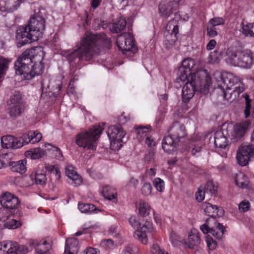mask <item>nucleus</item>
I'll return each instance as SVG.
<instances>
[{"label":"nucleus","instance_id":"1","mask_svg":"<svg viewBox=\"0 0 254 254\" xmlns=\"http://www.w3.org/2000/svg\"><path fill=\"white\" fill-rule=\"evenodd\" d=\"M214 76L218 82V87L223 91L224 99L228 101L238 99L246 89L243 80L232 73L216 71Z\"/></svg>","mask_w":254,"mask_h":254},{"label":"nucleus","instance_id":"2","mask_svg":"<svg viewBox=\"0 0 254 254\" xmlns=\"http://www.w3.org/2000/svg\"><path fill=\"white\" fill-rule=\"evenodd\" d=\"M45 30V20L36 14L31 16L26 25L19 26L16 33V39L21 46L30 44L42 38Z\"/></svg>","mask_w":254,"mask_h":254},{"label":"nucleus","instance_id":"3","mask_svg":"<svg viewBox=\"0 0 254 254\" xmlns=\"http://www.w3.org/2000/svg\"><path fill=\"white\" fill-rule=\"evenodd\" d=\"M99 35L86 33L80 41L77 43L76 49L73 51H66L65 56L70 63L85 60L89 61L98 50L100 43Z\"/></svg>","mask_w":254,"mask_h":254},{"label":"nucleus","instance_id":"4","mask_svg":"<svg viewBox=\"0 0 254 254\" xmlns=\"http://www.w3.org/2000/svg\"><path fill=\"white\" fill-rule=\"evenodd\" d=\"M186 81L182 88V98L184 102L191 99L196 91L206 94L212 84L211 76L207 70H199L195 74H190L189 81Z\"/></svg>","mask_w":254,"mask_h":254},{"label":"nucleus","instance_id":"5","mask_svg":"<svg viewBox=\"0 0 254 254\" xmlns=\"http://www.w3.org/2000/svg\"><path fill=\"white\" fill-rule=\"evenodd\" d=\"M225 61L231 66L249 69L254 64V52L248 49L230 47L226 51Z\"/></svg>","mask_w":254,"mask_h":254},{"label":"nucleus","instance_id":"6","mask_svg":"<svg viewBox=\"0 0 254 254\" xmlns=\"http://www.w3.org/2000/svg\"><path fill=\"white\" fill-rule=\"evenodd\" d=\"M169 135L165 136L162 141V148L167 153L174 151L181 138L186 136L185 127L179 122H175L170 127Z\"/></svg>","mask_w":254,"mask_h":254},{"label":"nucleus","instance_id":"7","mask_svg":"<svg viewBox=\"0 0 254 254\" xmlns=\"http://www.w3.org/2000/svg\"><path fill=\"white\" fill-rule=\"evenodd\" d=\"M103 128L100 125L95 126L88 130L81 132L76 136V144L87 150L94 151L96 149L97 140Z\"/></svg>","mask_w":254,"mask_h":254},{"label":"nucleus","instance_id":"8","mask_svg":"<svg viewBox=\"0 0 254 254\" xmlns=\"http://www.w3.org/2000/svg\"><path fill=\"white\" fill-rule=\"evenodd\" d=\"M129 223L134 229H136L133 234L134 238L143 244L147 243L148 234L156 232L151 222L146 221L141 224L135 216L130 217Z\"/></svg>","mask_w":254,"mask_h":254},{"label":"nucleus","instance_id":"9","mask_svg":"<svg viewBox=\"0 0 254 254\" xmlns=\"http://www.w3.org/2000/svg\"><path fill=\"white\" fill-rule=\"evenodd\" d=\"M29 59L24 58L21 55L15 62L16 74L19 75L21 79L30 80L35 76L41 74V65L35 68L32 64H29Z\"/></svg>","mask_w":254,"mask_h":254},{"label":"nucleus","instance_id":"10","mask_svg":"<svg viewBox=\"0 0 254 254\" xmlns=\"http://www.w3.org/2000/svg\"><path fill=\"white\" fill-rule=\"evenodd\" d=\"M126 133L120 126H111L107 130V135L110 141V147L112 150H118L127 140Z\"/></svg>","mask_w":254,"mask_h":254},{"label":"nucleus","instance_id":"11","mask_svg":"<svg viewBox=\"0 0 254 254\" xmlns=\"http://www.w3.org/2000/svg\"><path fill=\"white\" fill-rule=\"evenodd\" d=\"M251 125V122L249 120L236 124H229L225 132L231 140L237 141L245 136Z\"/></svg>","mask_w":254,"mask_h":254},{"label":"nucleus","instance_id":"12","mask_svg":"<svg viewBox=\"0 0 254 254\" xmlns=\"http://www.w3.org/2000/svg\"><path fill=\"white\" fill-rule=\"evenodd\" d=\"M116 43L119 49L127 56H130L137 51L132 35L130 33H125L119 35L117 38Z\"/></svg>","mask_w":254,"mask_h":254},{"label":"nucleus","instance_id":"13","mask_svg":"<svg viewBox=\"0 0 254 254\" xmlns=\"http://www.w3.org/2000/svg\"><path fill=\"white\" fill-rule=\"evenodd\" d=\"M180 15L175 14V18L170 21L166 25V33L164 44L167 48H171L177 41L179 33L178 21Z\"/></svg>","mask_w":254,"mask_h":254},{"label":"nucleus","instance_id":"14","mask_svg":"<svg viewBox=\"0 0 254 254\" xmlns=\"http://www.w3.org/2000/svg\"><path fill=\"white\" fill-rule=\"evenodd\" d=\"M22 57L29 60L28 63L32 64L35 68L41 65V74L44 69V63H43V58L45 56V52L43 48L42 47H36L28 49L24 52L21 55Z\"/></svg>","mask_w":254,"mask_h":254},{"label":"nucleus","instance_id":"15","mask_svg":"<svg viewBox=\"0 0 254 254\" xmlns=\"http://www.w3.org/2000/svg\"><path fill=\"white\" fill-rule=\"evenodd\" d=\"M195 61L193 59L188 58L184 59L181 66L178 69V77L176 79L177 82H185L186 80L189 81L190 74H195L199 70H206L205 69H197L195 72L192 70L195 65Z\"/></svg>","mask_w":254,"mask_h":254},{"label":"nucleus","instance_id":"16","mask_svg":"<svg viewBox=\"0 0 254 254\" xmlns=\"http://www.w3.org/2000/svg\"><path fill=\"white\" fill-rule=\"evenodd\" d=\"M226 129H219L214 133L213 141L217 148L219 153L222 157H227L229 149V141L227 139Z\"/></svg>","mask_w":254,"mask_h":254},{"label":"nucleus","instance_id":"17","mask_svg":"<svg viewBox=\"0 0 254 254\" xmlns=\"http://www.w3.org/2000/svg\"><path fill=\"white\" fill-rule=\"evenodd\" d=\"M254 156V145L251 144L241 145L237 151V163L241 166H245L249 164L250 158Z\"/></svg>","mask_w":254,"mask_h":254},{"label":"nucleus","instance_id":"18","mask_svg":"<svg viewBox=\"0 0 254 254\" xmlns=\"http://www.w3.org/2000/svg\"><path fill=\"white\" fill-rule=\"evenodd\" d=\"M184 0H161L158 5V13L164 18L169 17Z\"/></svg>","mask_w":254,"mask_h":254},{"label":"nucleus","instance_id":"19","mask_svg":"<svg viewBox=\"0 0 254 254\" xmlns=\"http://www.w3.org/2000/svg\"><path fill=\"white\" fill-rule=\"evenodd\" d=\"M216 223V220L214 218H209L206 223L200 226V229L203 234L210 233L216 239H221L224 233V229L223 225L220 223L217 224L216 228L219 229V231L217 233H215V229L212 227L213 224Z\"/></svg>","mask_w":254,"mask_h":254},{"label":"nucleus","instance_id":"20","mask_svg":"<svg viewBox=\"0 0 254 254\" xmlns=\"http://www.w3.org/2000/svg\"><path fill=\"white\" fill-rule=\"evenodd\" d=\"M0 203L3 207L9 209H16L20 205L19 198L9 192L3 193L0 197Z\"/></svg>","mask_w":254,"mask_h":254},{"label":"nucleus","instance_id":"21","mask_svg":"<svg viewBox=\"0 0 254 254\" xmlns=\"http://www.w3.org/2000/svg\"><path fill=\"white\" fill-rule=\"evenodd\" d=\"M65 173L68 178V182L73 186H78L82 183L81 176L77 174L75 168L72 165H68L65 169Z\"/></svg>","mask_w":254,"mask_h":254},{"label":"nucleus","instance_id":"22","mask_svg":"<svg viewBox=\"0 0 254 254\" xmlns=\"http://www.w3.org/2000/svg\"><path fill=\"white\" fill-rule=\"evenodd\" d=\"M201 242L199 233L196 229L192 228L189 232L188 237L184 243L190 249H194L199 246Z\"/></svg>","mask_w":254,"mask_h":254},{"label":"nucleus","instance_id":"23","mask_svg":"<svg viewBox=\"0 0 254 254\" xmlns=\"http://www.w3.org/2000/svg\"><path fill=\"white\" fill-rule=\"evenodd\" d=\"M201 210L203 213L214 218L216 216H221L224 214V211L222 209H218L215 205H213L209 202H205L201 204Z\"/></svg>","mask_w":254,"mask_h":254},{"label":"nucleus","instance_id":"24","mask_svg":"<svg viewBox=\"0 0 254 254\" xmlns=\"http://www.w3.org/2000/svg\"><path fill=\"white\" fill-rule=\"evenodd\" d=\"M22 0H0V11L12 12L18 9Z\"/></svg>","mask_w":254,"mask_h":254},{"label":"nucleus","instance_id":"25","mask_svg":"<svg viewBox=\"0 0 254 254\" xmlns=\"http://www.w3.org/2000/svg\"><path fill=\"white\" fill-rule=\"evenodd\" d=\"M227 48L218 49L211 52L207 58V62L209 64H219L223 57L226 58V51Z\"/></svg>","mask_w":254,"mask_h":254},{"label":"nucleus","instance_id":"26","mask_svg":"<svg viewBox=\"0 0 254 254\" xmlns=\"http://www.w3.org/2000/svg\"><path fill=\"white\" fill-rule=\"evenodd\" d=\"M28 248L24 245H20L17 242L8 241L7 254H26Z\"/></svg>","mask_w":254,"mask_h":254},{"label":"nucleus","instance_id":"27","mask_svg":"<svg viewBox=\"0 0 254 254\" xmlns=\"http://www.w3.org/2000/svg\"><path fill=\"white\" fill-rule=\"evenodd\" d=\"M233 180L236 186L240 188H247L250 184V179L248 176L243 172H239L236 174Z\"/></svg>","mask_w":254,"mask_h":254},{"label":"nucleus","instance_id":"28","mask_svg":"<svg viewBox=\"0 0 254 254\" xmlns=\"http://www.w3.org/2000/svg\"><path fill=\"white\" fill-rule=\"evenodd\" d=\"M78 242L74 237L66 240L64 252L66 254H77L78 252Z\"/></svg>","mask_w":254,"mask_h":254},{"label":"nucleus","instance_id":"29","mask_svg":"<svg viewBox=\"0 0 254 254\" xmlns=\"http://www.w3.org/2000/svg\"><path fill=\"white\" fill-rule=\"evenodd\" d=\"M52 247V242L49 238L43 239L35 244L36 252L39 254H45Z\"/></svg>","mask_w":254,"mask_h":254},{"label":"nucleus","instance_id":"30","mask_svg":"<svg viewBox=\"0 0 254 254\" xmlns=\"http://www.w3.org/2000/svg\"><path fill=\"white\" fill-rule=\"evenodd\" d=\"M134 129L137 139L141 141L148 136V133L151 131L152 128L150 125L139 126L134 127Z\"/></svg>","mask_w":254,"mask_h":254},{"label":"nucleus","instance_id":"31","mask_svg":"<svg viewBox=\"0 0 254 254\" xmlns=\"http://www.w3.org/2000/svg\"><path fill=\"white\" fill-rule=\"evenodd\" d=\"M26 164L27 161L23 159L18 161L10 162L9 163V166L12 171L23 174L27 170Z\"/></svg>","mask_w":254,"mask_h":254},{"label":"nucleus","instance_id":"32","mask_svg":"<svg viewBox=\"0 0 254 254\" xmlns=\"http://www.w3.org/2000/svg\"><path fill=\"white\" fill-rule=\"evenodd\" d=\"M102 194L106 199L111 200L115 203L118 202L117 192L114 188L109 186L104 187Z\"/></svg>","mask_w":254,"mask_h":254},{"label":"nucleus","instance_id":"33","mask_svg":"<svg viewBox=\"0 0 254 254\" xmlns=\"http://www.w3.org/2000/svg\"><path fill=\"white\" fill-rule=\"evenodd\" d=\"M11 61V59L0 56V82L4 78Z\"/></svg>","mask_w":254,"mask_h":254},{"label":"nucleus","instance_id":"34","mask_svg":"<svg viewBox=\"0 0 254 254\" xmlns=\"http://www.w3.org/2000/svg\"><path fill=\"white\" fill-rule=\"evenodd\" d=\"M43 146H44L45 148V151L47 152V153L51 154L53 157H54L58 160H64L63 153L60 148L56 146H53L49 143H45Z\"/></svg>","mask_w":254,"mask_h":254},{"label":"nucleus","instance_id":"35","mask_svg":"<svg viewBox=\"0 0 254 254\" xmlns=\"http://www.w3.org/2000/svg\"><path fill=\"white\" fill-rule=\"evenodd\" d=\"M78 208L81 213L86 214H96L101 211L94 205L90 203L79 202Z\"/></svg>","mask_w":254,"mask_h":254},{"label":"nucleus","instance_id":"36","mask_svg":"<svg viewBox=\"0 0 254 254\" xmlns=\"http://www.w3.org/2000/svg\"><path fill=\"white\" fill-rule=\"evenodd\" d=\"M47 152L45 149L40 148H35L25 152V155L26 157L29 158L31 159H37L42 157Z\"/></svg>","mask_w":254,"mask_h":254},{"label":"nucleus","instance_id":"37","mask_svg":"<svg viewBox=\"0 0 254 254\" xmlns=\"http://www.w3.org/2000/svg\"><path fill=\"white\" fill-rule=\"evenodd\" d=\"M136 207L138 210L139 215L143 217L149 215L151 210V207L149 204L143 200H140L136 203Z\"/></svg>","mask_w":254,"mask_h":254},{"label":"nucleus","instance_id":"38","mask_svg":"<svg viewBox=\"0 0 254 254\" xmlns=\"http://www.w3.org/2000/svg\"><path fill=\"white\" fill-rule=\"evenodd\" d=\"M45 167L46 171L51 174L52 177H54L56 180H60L61 175L58 165L46 164Z\"/></svg>","mask_w":254,"mask_h":254},{"label":"nucleus","instance_id":"39","mask_svg":"<svg viewBox=\"0 0 254 254\" xmlns=\"http://www.w3.org/2000/svg\"><path fill=\"white\" fill-rule=\"evenodd\" d=\"M127 22L125 18L120 17L117 22L111 24L110 29L113 33H118L123 30L126 25Z\"/></svg>","mask_w":254,"mask_h":254},{"label":"nucleus","instance_id":"40","mask_svg":"<svg viewBox=\"0 0 254 254\" xmlns=\"http://www.w3.org/2000/svg\"><path fill=\"white\" fill-rule=\"evenodd\" d=\"M8 113L11 118H16L20 116L23 110L22 104L8 105Z\"/></svg>","mask_w":254,"mask_h":254},{"label":"nucleus","instance_id":"41","mask_svg":"<svg viewBox=\"0 0 254 254\" xmlns=\"http://www.w3.org/2000/svg\"><path fill=\"white\" fill-rule=\"evenodd\" d=\"M252 23L242 22L241 25L240 31L245 36L254 37Z\"/></svg>","mask_w":254,"mask_h":254},{"label":"nucleus","instance_id":"42","mask_svg":"<svg viewBox=\"0 0 254 254\" xmlns=\"http://www.w3.org/2000/svg\"><path fill=\"white\" fill-rule=\"evenodd\" d=\"M152 184L157 191L163 192L165 190V182L161 178L157 177L152 180Z\"/></svg>","mask_w":254,"mask_h":254},{"label":"nucleus","instance_id":"43","mask_svg":"<svg viewBox=\"0 0 254 254\" xmlns=\"http://www.w3.org/2000/svg\"><path fill=\"white\" fill-rule=\"evenodd\" d=\"M8 105L22 104L21 102V95L19 92L15 91L11 96L10 98L7 101Z\"/></svg>","mask_w":254,"mask_h":254},{"label":"nucleus","instance_id":"44","mask_svg":"<svg viewBox=\"0 0 254 254\" xmlns=\"http://www.w3.org/2000/svg\"><path fill=\"white\" fill-rule=\"evenodd\" d=\"M4 226L5 228L10 229H15L20 227L22 224L20 221L10 219L9 217L8 220L4 222Z\"/></svg>","mask_w":254,"mask_h":254},{"label":"nucleus","instance_id":"45","mask_svg":"<svg viewBox=\"0 0 254 254\" xmlns=\"http://www.w3.org/2000/svg\"><path fill=\"white\" fill-rule=\"evenodd\" d=\"M14 139V136L10 135L3 136L1 138V144L2 147L10 148L12 142Z\"/></svg>","mask_w":254,"mask_h":254},{"label":"nucleus","instance_id":"46","mask_svg":"<svg viewBox=\"0 0 254 254\" xmlns=\"http://www.w3.org/2000/svg\"><path fill=\"white\" fill-rule=\"evenodd\" d=\"M35 182L37 184L44 185L47 182V177L45 173L41 171H37L35 175Z\"/></svg>","mask_w":254,"mask_h":254},{"label":"nucleus","instance_id":"47","mask_svg":"<svg viewBox=\"0 0 254 254\" xmlns=\"http://www.w3.org/2000/svg\"><path fill=\"white\" fill-rule=\"evenodd\" d=\"M204 190L205 192L209 193L210 195H215L217 190V187L214 185L213 182L208 181L205 186Z\"/></svg>","mask_w":254,"mask_h":254},{"label":"nucleus","instance_id":"48","mask_svg":"<svg viewBox=\"0 0 254 254\" xmlns=\"http://www.w3.org/2000/svg\"><path fill=\"white\" fill-rule=\"evenodd\" d=\"M243 97H244V98L245 99V101H246V108L244 111V113H245V118H247L249 117L250 113H251V100L250 99L249 95L247 94H244L243 95Z\"/></svg>","mask_w":254,"mask_h":254},{"label":"nucleus","instance_id":"49","mask_svg":"<svg viewBox=\"0 0 254 254\" xmlns=\"http://www.w3.org/2000/svg\"><path fill=\"white\" fill-rule=\"evenodd\" d=\"M150 254H169L164 250L161 249L157 244L152 245L150 248Z\"/></svg>","mask_w":254,"mask_h":254},{"label":"nucleus","instance_id":"50","mask_svg":"<svg viewBox=\"0 0 254 254\" xmlns=\"http://www.w3.org/2000/svg\"><path fill=\"white\" fill-rule=\"evenodd\" d=\"M10 215V212L7 209L4 207L0 208V221L4 222L8 220Z\"/></svg>","mask_w":254,"mask_h":254},{"label":"nucleus","instance_id":"51","mask_svg":"<svg viewBox=\"0 0 254 254\" xmlns=\"http://www.w3.org/2000/svg\"><path fill=\"white\" fill-rule=\"evenodd\" d=\"M251 204L249 201L243 200L239 204V210L240 212H247L250 209Z\"/></svg>","mask_w":254,"mask_h":254},{"label":"nucleus","instance_id":"52","mask_svg":"<svg viewBox=\"0 0 254 254\" xmlns=\"http://www.w3.org/2000/svg\"><path fill=\"white\" fill-rule=\"evenodd\" d=\"M32 134H33V133L29 131L23 134L20 137H19L21 139V142L23 143V145L28 144L29 142L31 143V137Z\"/></svg>","mask_w":254,"mask_h":254},{"label":"nucleus","instance_id":"53","mask_svg":"<svg viewBox=\"0 0 254 254\" xmlns=\"http://www.w3.org/2000/svg\"><path fill=\"white\" fill-rule=\"evenodd\" d=\"M141 191L142 194L145 196L150 195L152 192V187L151 184L149 183H144L142 187Z\"/></svg>","mask_w":254,"mask_h":254},{"label":"nucleus","instance_id":"54","mask_svg":"<svg viewBox=\"0 0 254 254\" xmlns=\"http://www.w3.org/2000/svg\"><path fill=\"white\" fill-rule=\"evenodd\" d=\"M121 254H136V250L132 245L128 244L124 247Z\"/></svg>","mask_w":254,"mask_h":254},{"label":"nucleus","instance_id":"55","mask_svg":"<svg viewBox=\"0 0 254 254\" xmlns=\"http://www.w3.org/2000/svg\"><path fill=\"white\" fill-rule=\"evenodd\" d=\"M224 23V20L220 17H214L211 19L208 22V24L215 27V26L223 25Z\"/></svg>","mask_w":254,"mask_h":254},{"label":"nucleus","instance_id":"56","mask_svg":"<svg viewBox=\"0 0 254 254\" xmlns=\"http://www.w3.org/2000/svg\"><path fill=\"white\" fill-rule=\"evenodd\" d=\"M206 241L207 247L210 250H213L217 247V243L209 235L206 236Z\"/></svg>","mask_w":254,"mask_h":254},{"label":"nucleus","instance_id":"57","mask_svg":"<svg viewBox=\"0 0 254 254\" xmlns=\"http://www.w3.org/2000/svg\"><path fill=\"white\" fill-rule=\"evenodd\" d=\"M157 168L156 166L147 168L145 171V175L146 177H149L150 179H152L156 174Z\"/></svg>","mask_w":254,"mask_h":254},{"label":"nucleus","instance_id":"58","mask_svg":"<svg viewBox=\"0 0 254 254\" xmlns=\"http://www.w3.org/2000/svg\"><path fill=\"white\" fill-rule=\"evenodd\" d=\"M11 146L10 148L17 149L22 147L23 146V143L21 142V139L20 137H14Z\"/></svg>","mask_w":254,"mask_h":254},{"label":"nucleus","instance_id":"59","mask_svg":"<svg viewBox=\"0 0 254 254\" xmlns=\"http://www.w3.org/2000/svg\"><path fill=\"white\" fill-rule=\"evenodd\" d=\"M30 132L33 133L31 137V143H35L39 142L42 137V134L38 131L30 130Z\"/></svg>","mask_w":254,"mask_h":254},{"label":"nucleus","instance_id":"60","mask_svg":"<svg viewBox=\"0 0 254 254\" xmlns=\"http://www.w3.org/2000/svg\"><path fill=\"white\" fill-rule=\"evenodd\" d=\"M205 191L202 188H199L195 193V198L198 202L202 201L205 197Z\"/></svg>","mask_w":254,"mask_h":254},{"label":"nucleus","instance_id":"61","mask_svg":"<svg viewBox=\"0 0 254 254\" xmlns=\"http://www.w3.org/2000/svg\"><path fill=\"white\" fill-rule=\"evenodd\" d=\"M207 34L210 37H214L217 36V32L214 27L208 24L207 26Z\"/></svg>","mask_w":254,"mask_h":254},{"label":"nucleus","instance_id":"62","mask_svg":"<svg viewBox=\"0 0 254 254\" xmlns=\"http://www.w3.org/2000/svg\"><path fill=\"white\" fill-rule=\"evenodd\" d=\"M170 240L172 245L176 246L179 241V237L175 232L171 231L170 234Z\"/></svg>","mask_w":254,"mask_h":254},{"label":"nucleus","instance_id":"63","mask_svg":"<svg viewBox=\"0 0 254 254\" xmlns=\"http://www.w3.org/2000/svg\"><path fill=\"white\" fill-rule=\"evenodd\" d=\"M145 144L149 147H153L156 145V142L152 136L148 135L144 139Z\"/></svg>","mask_w":254,"mask_h":254},{"label":"nucleus","instance_id":"64","mask_svg":"<svg viewBox=\"0 0 254 254\" xmlns=\"http://www.w3.org/2000/svg\"><path fill=\"white\" fill-rule=\"evenodd\" d=\"M101 245L105 249H111L113 247L114 243L112 240L107 239L102 241Z\"/></svg>","mask_w":254,"mask_h":254}]
</instances>
